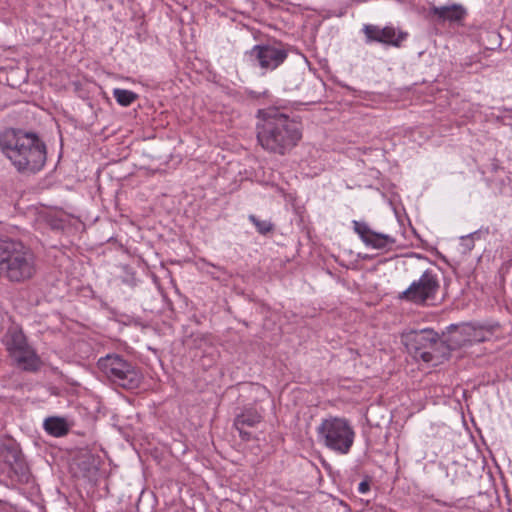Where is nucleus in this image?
Masks as SVG:
<instances>
[{
  "label": "nucleus",
  "mask_w": 512,
  "mask_h": 512,
  "mask_svg": "<svg viewBox=\"0 0 512 512\" xmlns=\"http://www.w3.org/2000/svg\"><path fill=\"white\" fill-rule=\"evenodd\" d=\"M256 136L267 152L284 156L297 146L302 138L300 122L278 110L259 111Z\"/></svg>",
  "instance_id": "1"
},
{
  "label": "nucleus",
  "mask_w": 512,
  "mask_h": 512,
  "mask_svg": "<svg viewBox=\"0 0 512 512\" xmlns=\"http://www.w3.org/2000/svg\"><path fill=\"white\" fill-rule=\"evenodd\" d=\"M2 154L22 174L41 171L47 160L45 143L32 132L7 129L2 133Z\"/></svg>",
  "instance_id": "2"
},
{
  "label": "nucleus",
  "mask_w": 512,
  "mask_h": 512,
  "mask_svg": "<svg viewBox=\"0 0 512 512\" xmlns=\"http://www.w3.org/2000/svg\"><path fill=\"white\" fill-rule=\"evenodd\" d=\"M37 272L33 251L22 242L2 239V273L13 283L32 279Z\"/></svg>",
  "instance_id": "3"
},
{
  "label": "nucleus",
  "mask_w": 512,
  "mask_h": 512,
  "mask_svg": "<svg viewBox=\"0 0 512 512\" xmlns=\"http://www.w3.org/2000/svg\"><path fill=\"white\" fill-rule=\"evenodd\" d=\"M319 443L339 455L351 450L355 431L349 420L330 416L321 421L316 429Z\"/></svg>",
  "instance_id": "4"
},
{
  "label": "nucleus",
  "mask_w": 512,
  "mask_h": 512,
  "mask_svg": "<svg viewBox=\"0 0 512 512\" xmlns=\"http://www.w3.org/2000/svg\"><path fill=\"white\" fill-rule=\"evenodd\" d=\"M97 367L111 383L125 389L137 388L142 379L136 366L116 353L99 358Z\"/></svg>",
  "instance_id": "5"
},
{
  "label": "nucleus",
  "mask_w": 512,
  "mask_h": 512,
  "mask_svg": "<svg viewBox=\"0 0 512 512\" xmlns=\"http://www.w3.org/2000/svg\"><path fill=\"white\" fill-rule=\"evenodd\" d=\"M2 459L6 474L7 487L21 489L22 486L31 487L35 479L19 447L15 444L2 443Z\"/></svg>",
  "instance_id": "6"
},
{
  "label": "nucleus",
  "mask_w": 512,
  "mask_h": 512,
  "mask_svg": "<svg viewBox=\"0 0 512 512\" xmlns=\"http://www.w3.org/2000/svg\"><path fill=\"white\" fill-rule=\"evenodd\" d=\"M6 349L13 363L21 370L36 372L41 367V360L35 350L28 344L26 336L18 326H11L6 333Z\"/></svg>",
  "instance_id": "7"
},
{
  "label": "nucleus",
  "mask_w": 512,
  "mask_h": 512,
  "mask_svg": "<svg viewBox=\"0 0 512 512\" xmlns=\"http://www.w3.org/2000/svg\"><path fill=\"white\" fill-rule=\"evenodd\" d=\"M440 288L437 274L427 269L418 280L413 281L410 286L400 294L401 299H405L417 305H423L429 300H433Z\"/></svg>",
  "instance_id": "8"
},
{
  "label": "nucleus",
  "mask_w": 512,
  "mask_h": 512,
  "mask_svg": "<svg viewBox=\"0 0 512 512\" xmlns=\"http://www.w3.org/2000/svg\"><path fill=\"white\" fill-rule=\"evenodd\" d=\"M436 338L438 334L433 329L413 330L402 336V342L413 358L425 362V359H429Z\"/></svg>",
  "instance_id": "9"
},
{
  "label": "nucleus",
  "mask_w": 512,
  "mask_h": 512,
  "mask_svg": "<svg viewBox=\"0 0 512 512\" xmlns=\"http://www.w3.org/2000/svg\"><path fill=\"white\" fill-rule=\"evenodd\" d=\"M362 30L366 38V43L377 42L396 48L401 47L402 43L408 37L407 32L397 29L393 25H387L381 28L378 25L365 24Z\"/></svg>",
  "instance_id": "10"
},
{
  "label": "nucleus",
  "mask_w": 512,
  "mask_h": 512,
  "mask_svg": "<svg viewBox=\"0 0 512 512\" xmlns=\"http://www.w3.org/2000/svg\"><path fill=\"white\" fill-rule=\"evenodd\" d=\"M249 55L260 68L274 70L286 60L288 53L285 49L272 45H255Z\"/></svg>",
  "instance_id": "11"
},
{
  "label": "nucleus",
  "mask_w": 512,
  "mask_h": 512,
  "mask_svg": "<svg viewBox=\"0 0 512 512\" xmlns=\"http://www.w3.org/2000/svg\"><path fill=\"white\" fill-rule=\"evenodd\" d=\"M353 230L360 237L366 246L375 249H384L391 247L396 243V239L389 234L377 233L373 231L364 221L353 220Z\"/></svg>",
  "instance_id": "12"
},
{
  "label": "nucleus",
  "mask_w": 512,
  "mask_h": 512,
  "mask_svg": "<svg viewBox=\"0 0 512 512\" xmlns=\"http://www.w3.org/2000/svg\"><path fill=\"white\" fill-rule=\"evenodd\" d=\"M263 420V416L254 407H245L234 418L233 426L239 432V436L244 441L251 439V433L246 431V427H255Z\"/></svg>",
  "instance_id": "13"
},
{
  "label": "nucleus",
  "mask_w": 512,
  "mask_h": 512,
  "mask_svg": "<svg viewBox=\"0 0 512 512\" xmlns=\"http://www.w3.org/2000/svg\"><path fill=\"white\" fill-rule=\"evenodd\" d=\"M430 14L435 16L439 23L447 21L457 23L465 18L467 12L461 4H452L447 6H433L430 8Z\"/></svg>",
  "instance_id": "14"
},
{
  "label": "nucleus",
  "mask_w": 512,
  "mask_h": 512,
  "mask_svg": "<svg viewBox=\"0 0 512 512\" xmlns=\"http://www.w3.org/2000/svg\"><path fill=\"white\" fill-rule=\"evenodd\" d=\"M496 327H499V325L496 324L477 327L472 324H463L461 325V333L466 337L467 346H470L474 343H481L489 340Z\"/></svg>",
  "instance_id": "15"
},
{
  "label": "nucleus",
  "mask_w": 512,
  "mask_h": 512,
  "mask_svg": "<svg viewBox=\"0 0 512 512\" xmlns=\"http://www.w3.org/2000/svg\"><path fill=\"white\" fill-rule=\"evenodd\" d=\"M451 351H453V349L447 343V340H442L438 337L435 340V345H433L429 352V359H425V363L432 362L434 365L440 364L443 362V360H446L450 357Z\"/></svg>",
  "instance_id": "16"
},
{
  "label": "nucleus",
  "mask_w": 512,
  "mask_h": 512,
  "mask_svg": "<svg viewBox=\"0 0 512 512\" xmlns=\"http://www.w3.org/2000/svg\"><path fill=\"white\" fill-rule=\"evenodd\" d=\"M45 431L54 437H62L69 431L67 421L61 417H49L44 421Z\"/></svg>",
  "instance_id": "17"
},
{
  "label": "nucleus",
  "mask_w": 512,
  "mask_h": 512,
  "mask_svg": "<svg viewBox=\"0 0 512 512\" xmlns=\"http://www.w3.org/2000/svg\"><path fill=\"white\" fill-rule=\"evenodd\" d=\"M452 331L447 336V343L453 350L467 346L466 337L461 333V326L451 325Z\"/></svg>",
  "instance_id": "18"
},
{
  "label": "nucleus",
  "mask_w": 512,
  "mask_h": 512,
  "mask_svg": "<svg viewBox=\"0 0 512 512\" xmlns=\"http://www.w3.org/2000/svg\"><path fill=\"white\" fill-rule=\"evenodd\" d=\"M113 96L117 103L123 107L130 106L138 97L133 91L121 88H115L113 90Z\"/></svg>",
  "instance_id": "19"
},
{
  "label": "nucleus",
  "mask_w": 512,
  "mask_h": 512,
  "mask_svg": "<svg viewBox=\"0 0 512 512\" xmlns=\"http://www.w3.org/2000/svg\"><path fill=\"white\" fill-rule=\"evenodd\" d=\"M248 219L262 235H266L274 230V224L269 220H260L253 214L249 215Z\"/></svg>",
  "instance_id": "20"
},
{
  "label": "nucleus",
  "mask_w": 512,
  "mask_h": 512,
  "mask_svg": "<svg viewBox=\"0 0 512 512\" xmlns=\"http://www.w3.org/2000/svg\"><path fill=\"white\" fill-rule=\"evenodd\" d=\"M479 235V232L471 233L468 236L462 237V245L466 250H472L474 248V238Z\"/></svg>",
  "instance_id": "21"
},
{
  "label": "nucleus",
  "mask_w": 512,
  "mask_h": 512,
  "mask_svg": "<svg viewBox=\"0 0 512 512\" xmlns=\"http://www.w3.org/2000/svg\"><path fill=\"white\" fill-rule=\"evenodd\" d=\"M370 489V485L367 481H362L359 483L358 485V491L361 493V494H365L369 491Z\"/></svg>",
  "instance_id": "22"
},
{
  "label": "nucleus",
  "mask_w": 512,
  "mask_h": 512,
  "mask_svg": "<svg viewBox=\"0 0 512 512\" xmlns=\"http://www.w3.org/2000/svg\"><path fill=\"white\" fill-rule=\"evenodd\" d=\"M7 85H8V86H14L13 84H11V83L9 82V79H7Z\"/></svg>",
  "instance_id": "23"
},
{
  "label": "nucleus",
  "mask_w": 512,
  "mask_h": 512,
  "mask_svg": "<svg viewBox=\"0 0 512 512\" xmlns=\"http://www.w3.org/2000/svg\"><path fill=\"white\" fill-rule=\"evenodd\" d=\"M1 511L3 512L4 511V503L2 502V508H1Z\"/></svg>",
  "instance_id": "24"
}]
</instances>
